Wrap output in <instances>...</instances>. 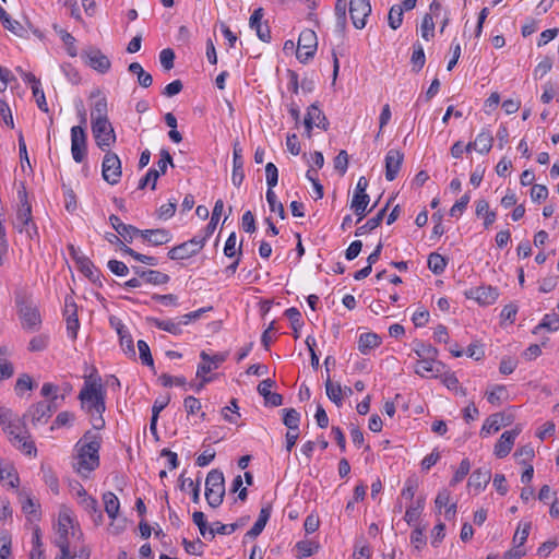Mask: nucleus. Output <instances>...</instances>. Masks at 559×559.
Masks as SVG:
<instances>
[{
	"mask_svg": "<svg viewBox=\"0 0 559 559\" xmlns=\"http://www.w3.org/2000/svg\"><path fill=\"white\" fill-rule=\"evenodd\" d=\"M265 177L267 191H273V188L278 182V169L275 164L270 162L265 165Z\"/></svg>",
	"mask_w": 559,
	"mask_h": 559,
	"instance_id": "obj_64",
	"label": "nucleus"
},
{
	"mask_svg": "<svg viewBox=\"0 0 559 559\" xmlns=\"http://www.w3.org/2000/svg\"><path fill=\"white\" fill-rule=\"evenodd\" d=\"M413 350L419 359L437 360L438 349L431 344H426L423 341L415 340L413 342Z\"/></svg>",
	"mask_w": 559,
	"mask_h": 559,
	"instance_id": "obj_33",
	"label": "nucleus"
},
{
	"mask_svg": "<svg viewBox=\"0 0 559 559\" xmlns=\"http://www.w3.org/2000/svg\"><path fill=\"white\" fill-rule=\"evenodd\" d=\"M119 335V342L120 346L122 347L126 355H128L131 358H135V348L133 344V338L129 332V330H124Z\"/></svg>",
	"mask_w": 559,
	"mask_h": 559,
	"instance_id": "obj_50",
	"label": "nucleus"
},
{
	"mask_svg": "<svg viewBox=\"0 0 559 559\" xmlns=\"http://www.w3.org/2000/svg\"><path fill=\"white\" fill-rule=\"evenodd\" d=\"M81 540L83 538V532L81 531L79 523L74 521L68 509L61 510L58 515L57 524V537L55 540L70 542L69 536Z\"/></svg>",
	"mask_w": 559,
	"mask_h": 559,
	"instance_id": "obj_6",
	"label": "nucleus"
},
{
	"mask_svg": "<svg viewBox=\"0 0 559 559\" xmlns=\"http://www.w3.org/2000/svg\"><path fill=\"white\" fill-rule=\"evenodd\" d=\"M426 62L425 51L420 43L416 41L413 44V53L411 57L412 70L419 72Z\"/></svg>",
	"mask_w": 559,
	"mask_h": 559,
	"instance_id": "obj_39",
	"label": "nucleus"
},
{
	"mask_svg": "<svg viewBox=\"0 0 559 559\" xmlns=\"http://www.w3.org/2000/svg\"><path fill=\"white\" fill-rule=\"evenodd\" d=\"M296 548L299 551V558L310 557L316 554L319 549V545L312 540H300L296 544Z\"/></svg>",
	"mask_w": 559,
	"mask_h": 559,
	"instance_id": "obj_58",
	"label": "nucleus"
},
{
	"mask_svg": "<svg viewBox=\"0 0 559 559\" xmlns=\"http://www.w3.org/2000/svg\"><path fill=\"white\" fill-rule=\"evenodd\" d=\"M245 179L243 171V157L242 148L239 142H235L233 145V174L231 182L235 187L239 188Z\"/></svg>",
	"mask_w": 559,
	"mask_h": 559,
	"instance_id": "obj_20",
	"label": "nucleus"
},
{
	"mask_svg": "<svg viewBox=\"0 0 559 559\" xmlns=\"http://www.w3.org/2000/svg\"><path fill=\"white\" fill-rule=\"evenodd\" d=\"M102 442L103 438L99 433L86 430L82 438L75 443L76 464L74 468L79 474L86 476L98 468L100 464L99 450Z\"/></svg>",
	"mask_w": 559,
	"mask_h": 559,
	"instance_id": "obj_1",
	"label": "nucleus"
},
{
	"mask_svg": "<svg viewBox=\"0 0 559 559\" xmlns=\"http://www.w3.org/2000/svg\"><path fill=\"white\" fill-rule=\"evenodd\" d=\"M159 176H160V173L158 170H156L155 168H150L147 170V173L145 174V176L140 179L138 188L140 190H143L148 185H151V189L155 190L156 182H157V179L159 178Z\"/></svg>",
	"mask_w": 559,
	"mask_h": 559,
	"instance_id": "obj_57",
	"label": "nucleus"
},
{
	"mask_svg": "<svg viewBox=\"0 0 559 559\" xmlns=\"http://www.w3.org/2000/svg\"><path fill=\"white\" fill-rule=\"evenodd\" d=\"M186 483H189V488L191 491L192 501L194 503L200 502V485L194 484V481L191 478L185 477V472L180 474L178 478V487L181 491H186Z\"/></svg>",
	"mask_w": 559,
	"mask_h": 559,
	"instance_id": "obj_47",
	"label": "nucleus"
},
{
	"mask_svg": "<svg viewBox=\"0 0 559 559\" xmlns=\"http://www.w3.org/2000/svg\"><path fill=\"white\" fill-rule=\"evenodd\" d=\"M122 252L124 254H128L130 255L131 258H133L135 261L138 262H141L143 264H147V265H151V266H156L158 264V260L157 258L153 257V255H146V254H142L135 250H133L132 248L130 247H126V248H122Z\"/></svg>",
	"mask_w": 559,
	"mask_h": 559,
	"instance_id": "obj_51",
	"label": "nucleus"
},
{
	"mask_svg": "<svg viewBox=\"0 0 559 559\" xmlns=\"http://www.w3.org/2000/svg\"><path fill=\"white\" fill-rule=\"evenodd\" d=\"M78 399L81 402V408L88 415L95 413H105L106 411V391L102 384V378L94 371L84 377V384Z\"/></svg>",
	"mask_w": 559,
	"mask_h": 559,
	"instance_id": "obj_2",
	"label": "nucleus"
},
{
	"mask_svg": "<svg viewBox=\"0 0 559 559\" xmlns=\"http://www.w3.org/2000/svg\"><path fill=\"white\" fill-rule=\"evenodd\" d=\"M92 133L102 151H106L116 142V133L109 120L92 121Z\"/></svg>",
	"mask_w": 559,
	"mask_h": 559,
	"instance_id": "obj_10",
	"label": "nucleus"
},
{
	"mask_svg": "<svg viewBox=\"0 0 559 559\" xmlns=\"http://www.w3.org/2000/svg\"><path fill=\"white\" fill-rule=\"evenodd\" d=\"M531 527H532V523L531 522H520L519 526H518V530L513 536V544L514 546H518L520 548H522V546L525 544V542L527 540V537L530 535V532H531Z\"/></svg>",
	"mask_w": 559,
	"mask_h": 559,
	"instance_id": "obj_49",
	"label": "nucleus"
},
{
	"mask_svg": "<svg viewBox=\"0 0 559 559\" xmlns=\"http://www.w3.org/2000/svg\"><path fill=\"white\" fill-rule=\"evenodd\" d=\"M0 425L14 445L19 444V449L27 455L36 454L37 450L34 442L27 440L29 438L28 431L25 429L24 435H22L20 427L12 423V411L10 408L0 406Z\"/></svg>",
	"mask_w": 559,
	"mask_h": 559,
	"instance_id": "obj_3",
	"label": "nucleus"
},
{
	"mask_svg": "<svg viewBox=\"0 0 559 559\" xmlns=\"http://www.w3.org/2000/svg\"><path fill=\"white\" fill-rule=\"evenodd\" d=\"M79 271L86 276L93 284L98 287L103 286L102 282V273L98 269L95 267L94 263L90 258L79 260V264L76 265Z\"/></svg>",
	"mask_w": 559,
	"mask_h": 559,
	"instance_id": "obj_27",
	"label": "nucleus"
},
{
	"mask_svg": "<svg viewBox=\"0 0 559 559\" xmlns=\"http://www.w3.org/2000/svg\"><path fill=\"white\" fill-rule=\"evenodd\" d=\"M203 247L204 238H200V235H198L190 240L171 248L167 255L170 260H185L199 253Z\"/></svg>",
	"mask_w": 559,
	"mask_h": 559,
	"instance_id": "obj_11",
	"label": "nucleus"
},
{
	"mask_svg": "<svg viewBox=\"0 0 559 559\" xmlns=\"http://www.w3.org/2000/svg\"><path fill=\"white\" fill-rule=\"evenodd\" d=\"M392 200H393V198H390L388 200V202L385 203V205L377 213L376 216L369 218L364 225L357 227V229L355 231V236H357V237L364 236L367 233L379 227L386 214V211H388Z\"/></svg>",
	"mask_w": 559,
	"mask_h": 559,
	"instance_id": "obj_28",
	"label": "nucleus"
},
{
	"mask_svg": "<svg viewBox=\"0 0 559 559\" xmlns=\"http://www.w3.org/2000/svg\"><path fill=\"white\" fill-rule=\"evenodd\" d=\"M542 329H546L550 332L559 330V316L557 313L545 314L540 323L534 328L533 333L537 334Z\"/></svg>",
	"mask_w": 559,
	"mask_h": 559,
	"instance_id": "obj_41",
	"label": "nucleus"
},
{
	"mask_svg": "<svg viewBox=\"0 0 559 559\" xmlns=\"http://www.w3.org/2000/svg\"><path fill=\"white\" fill-rule=\"evenodd\" d=\"M427 264H428V269L435 275H441L447 267L448 260L438 252H431L428 255Z\"/></svg>",
	"mask_w": 559,
	"mask_h": 559,
	"instance_id": "obj_38",
	"label": "nucleus"
},
{
	"mask_svg": "<svg viewBox=\"0 0 559 559\" xmlns=\"http://www.w3.org/2000/svg\"><path fill=\"white\" fill-rule=\"evenodd\" d=\"M40 394L43 397L47 399L45 401H41V403L44 404L45 411L51 417L52 414L59 408L58 400L63 401L64 395H60L59 386L50 382H46L43 384Z\"/></svg>",
	"mask_w": 559,
	"mask_h": 559,
	"instance_id": "obj_15",
	"label": "nucleus"
},
{
	"mask_svg": "<svg viewBox=\"0 0 559 559\" xmlns=\"http://www.w3.org/2000/svg\"><path fill=\"white\" fill-rule=\"evenodd\" d=\"M103 179L110 186L117 185L122 176L121 160L119 156L107 151L102 163Z\"/></svg>",
	"mask_w": 559,
	"mask_h": 559,
	"instance_id": "obj_7",
	"label": "nucleus"
},
{
	"mask_svg": "<svg viewBox=\"0 0 559 559\" xmlns=\"http://www.w3.org/2000/svg\"><path fill=\"white\" fill-rule=\"evenodd\" d=\"M426 526L417 525L414 527V530L411 533V544L414 545V547L417 550H420L427 543V537L425 535Z\"/></svg>",
	"mask_w": 559,
	"mask_h": 559,
	"instance_id": "obj_55",
	"label": "nucleus"
},
{
	"mask_svg": "<svg viewBox=\"0 0 559 559\" xmlns=\"http://www.w3.org/2000/svg\"><path fill=\"white\" fill-rule=\"evenodd\" d=\"M404 154L400 150L391 148L385 155V179L393 181L402 167Z\"/></svg>",
	"mask_w": 559,
	"mask_h": 559,
	"instance_id": "obj_17",
	"label": "nucleus"
},
{
	"mask_svg": "<svg viewBox=\"0 0 559 559\" xmlns=\"http://www.w3.org/2000/svg\"><path fill=\"white\" fill-rule=\"evenodd\" d=\"M471 462L468 459H464L461 461L459 468L455 471L452 479L450 480V486H455L461 483L469 473Z\"/></svg>",
	"mask_w": 559,
	"mask_h": 559,
	"instance_id": "obj_61",
	"label": "nucleus"
},
{
	"mask_svg": "<svg viewBox=\"0 0 559 559\" xmlns=\"http://www.w3.org/2000/svg\"><path fill=\"white\" fill-rule=\"evenodd\" d=\"M238 409L239 407L237 399H231L230 406H226L222 409V416L226 421L235 424L237 421V417H240Z\"/></svg>",
	"mask_w": 559,
	"mask_h": 559,
	"instance_id": "obj_62",
	"label": "nucleus"
},
{
	"mask_svg": "<svg viewBox=\"0 0 559 559\" xmlns=\"http://www.w3.org/2000/svg\"><path fill=\"white\" fill-rule=\"evenodd\" d=\"M173 236L168 229H144L142 230V239L152 246H162L168 243Z\"/></svg>",
	"mask_w": 559,
	"mask_h": 559,
	"instance_id": "obj_25",
	"label": "nucleus"
},
{
	"mask_svg": "<svg viewBox=\"0 0 559 559\" xmlns=\"http://www.w3.org/2000/svg\"><path fill=\"white\" fill-rule=\"evenodd\" d=\"M476 142L478 145L477 152L480 154H488L492 147L493 136L489 130H483L476 136Z\"/></svg>",
	"mask_w": 559,
	"mask_h": 559,
	"instance_id": "obj_46",
	"label": "nucleus"
},
{
	"mask_svg": "<svg viewBox=\"0 0 559 559\" xmlns=\"http://www.w3.org/2000/svg\"><path fill=\"white\" fill-rule=\"evenodd\" d=\"M272 513V506L270 503L263 506L260 510L259 518L253 526L246 533L245 537L257 538L264 530Z\"/></svg>",
	"mask_w": 559,
	"mask_h": 559,
	"instance_id": "obj_29",
	"label": "nucleus"
},
{
	"mask_svg": "<svg viewBox=\"0 0 559 559\" xmlns=\"http://www.w3.org/2000/svg\"><path fill=\"white\" fill-rule=\"evenodd\" d=\"M80 504L84 508L86 512H88L92 515H97L99 518V521H103V514L99 510L98 502L95 498L91 496H86L83 499H81Z\"/></svg>",
	"mask_w": 559,
	"mask_h": 559,
	"instance_id": "obj_60",
	"label": "nucleus"
},
{
	"mask_svg": "<svg viewBox=\"0 0 559 559\" xmlns=\"http://www.w3.org/2000/svg\"><path fill=\"white\" fill-rule=\"evenodd\" d=\"M491 478V469L489 467H480L475 469L469 479L468 487L473 488L476 492H480L486 488Z\"/></svg>",
	"mask_w": 559,
	"mask_h": 559,
	"instance_id": "obj_26",
	"label": "nucleus"
},
{
	"mask_svg": "<svg viewBox=\"0 0 559 559\" xmlns=\"http://www.w3.org/2000/svg\"><path fill=\"white\" fill-rule=\"evenodd\" d=\"M325 392L329 400L332 401L336 406L341 407L343 405V388L340 383H334L331 380L330 374H328L325 380Z\"/></svg>",
	"mask_w": 559,
	"mask_h": 559,
	"instance_id": "obj_34",
	"label": "nucleus"
},
{
	"mask_svg": "<svg viewBox=\"0 0 559 559\" xmlns=\"http://www.w3.org/2000/svg\"><path fill=\"white\" fill-rule=\"evenodd\" d=\"M507 394L504 385L496 384L490 391L486 392L487 401L492 405H500L502 395Z\"/></svg>",
	"mask_w": 559,
	"mask_h": 559,
	"instance_id": "obj_63",
	"label": "nucleus"
},
{
	"mask_svg": "<svg viewBox=\"0 0 559 559\" xmlns=\"http://www.w3.org/2000/svg\"><path fill=\"white\" fill-rule=\"evenodd\" d=\"M103 501L105 504V511L108 514V516L110 519H116L120 508V503L117 496L111 491H107L103 495Z\"/></svg>",
	"mask_w": 559,
	"mask_h": 559,
	"instance_id": "obj_40",
	"label": "nucleus"
},
{
	"mask_svg": "<svg viewBox=\"0 0 559 559\" xmlns=\"http://www.w3.org/2000/svg\"><path fill=\"white\" fill-rule=\"evenodd\" d=\"M512 416L502 412L490 415L484 423L480 435L497 432L512 423Z\"/></svg>",
	"mask_w": 559,
	"mask_h": 559,
	"instance_id": "obj_22",
	"label": "nucleus"
},
{
	"mask_svg": "<svg viewBox=\"0 0 559 559\" xmlns=\"http://www.w3.org/2000/svg\"><path fill=\"white\" fill-rule=\"evenodd\" d=\"M368 204L369 203H362V200H352L350 209L357 215L356 223L362 221V218H365L367 214H369L377 206L378 202H374V204L369 210L367 209Z\"/></svg>",
	"mask_w": 559,
	"mask_h": 559,
	"instance_id": "obj_53",
	"label": "nucleus"
},
{
	"mask_svg": "<svg viewBox=\"0 0 559 559\" xmlns=\"http://www.w3.org/2000/svg\"><path fill=\"white\" fill-rule=\"evenodd\" d=\"M284 314L290 321V325L294 331V333H293L294 338H296V340L299 338V330L304 325L300 311L297 308L292 307V308L286 309Z\"/></svg>",
	"mask_w": 559,
	"mask_h": 559,
	"instance_id": "obj_43",
	"label": "nucleus"
},
{
	"mask_svg": "<svg viewBox=\"0 0 559 559\" xmlns=\"http://www.w3.org/2000/svg\"><path fill=\"white\" fill-rule=\"evenodd\" d=\"M388 23L392 29H397L403 23V7L394 4L391 7L388 15Z\"/></svg>",
	"mask_w": 559,
	"mask_h": 559,
	"instance_id": "obj_52",
	"label": "nucleus"
},
{
	"mask_svg": "<svg viewBox=\"0 0 559 559\" xmlns=\"http://www.w3.org/2000/svg\"><path fill=\"white\" fill-rule=\"evenodd\" d=\"M318 47L317 34L314 31L306 28L298 38V47L296 57L301 63H307L309 59L313 58Z\"/></svg>",
	"mask_w": 559,
	"mask_h": 559,
	"instance_id": "obj_8",
	"label": "nucleus"
},
{
	"mask_svg": "<svg viewBox=\"0 0 559 559\" xmlns=\"http://www.w3.org/2000/svg\"><path fill=\"white\" fill-rule=\"evenodd\" d=\"M467 299H474L480 306H489L496 302L499 292L492 286H479L464 293Z\"/></svg>",
	"mask_w": 559,
	"mask_h": 559,
	"instance_id": "obj_14",
	"label": "nucleus"
},
{
	"mask_svg": "<svg viewBox=\"0 0 559 559\" xmlns=\"http://www.w3.org/2000/svg\"><path fill=\"white\" fill-rule=\"evenodd\" d=\"M522 428L515 426L512 430L504 431L495 444L493 453L497 457H506L512 450L515 438L521 433Z\"/></svg>",
	"mask_w": 559,
	"mask_h": 559,
	"instance_id": "obj_16",
	"label": "nucleus"
},
{
	"mask_svg": "<svg viewBox=\"0 0 559 559\" xmlns=\"http://www.w3.org/2000/svg\"><path fill=\"white\" fill-rule=\"evenodd\" d=\"M283 424L288 430H299L300 414L295 408L283 409Z\"/></svg>",
	"mask_w": 559,
	"mask_h": 559,
	"instance_id": "obj_45",
	"label": "nucleus"
},
{
	"mask_svg": "<svg viewBox=\"0 0 559 559\" xmlns=\"http://www.w3.org/2000/svg\"><path fill=\"white\" fill-rule=\"evenodd\" d=\"M224 496L225 479L223 472L216 468L210 471L205 479V499L209 506L213 509L218 508L223 503Z\"/></svg>",
	"mask_w": 559,
	"mask_h": 559,
	"instance_id": "obj_5",
	"label": "nucleus"
},
{
	"mask_svg": "<svg viewBox=\"0 0 559 559\" xmlns=\"http://www.w3.org/2000/svg\"><path fill=\"white\" fill-rule=\"evenodd\" d=\"M131 270L138 277L142 278L147 284L164 285L170 280L169 275L160 271L144 269L143 266L138 265H132Z\"/></svg>",
	"mask_w": 559,
	"mask_h": 559,
	"instance_id": "obj_19",
	"label": "nucleus"
},
{
	"mask_svg": "<svg viewBox=\"0 0 559 559\" xmlns=\"http://www.w3.org/2000/svg\"><path fill=\"white\" fill-rule=\"evenodd\" d=\"M128 71L138 76V83L142 87L147 88L153 84L152 75L148 72L144 71L141 63H139V62L130 63L128 67Z\"/></svg>",
	"mask_w": 559,
	"mask_h": 559,
	"instance_id": "obj_37",
	"label": "nucleus"
},
{
	"mask_svg": "<svg viewBox=\"0 0 559 559\" xmlns=\"http://www.w3.org/2000/svg\"><path fill=\"white\" fill-rule=\"evenodd\" d=\"M371 13V4L369 0H350L349 1V15L353 25L357 29H362L366 26L367 17Z\"/></svg>",
	"mask_w": 559,
	"mask_h": 559,
	"instance_id": "obj_13",
	"label": "nucleus"
},
{
	"mask_svg": "<svg viewBox=\"0 0 559 559\" xmlns=\"http://www.w3.org/2000/svg\"><path fill=\"white\" fill-rule=\"evenodd\" d=\"M81 58L84 60L86 66L98 73L105 74L110 70L111 62L109 58L97 47L90 46L83 49Z\"/></svg>",
	"mask_w": 559,
	"mask_h": 559,
	"instance_id": "obj_9",
	"label": "nucleus"
},
{
	"mask_svg": "<svg viewBox=\"0 0 559 559\" xmlns=\"http://www.w3.org/2000/svg\"><path fill=\"white\" fill-rule=\"evenodd\" d=\"M71 154L75 163H82L87 154V133L83 126L71 128Z\"/></svg>",
	"mask_w": 559,
	"mask_h": 559,
	"instance_id": "obj_12",
	"label": "nucleus"
},
{
	"mask_svg": "<svg viewBox=\"0 0 559 559\" xmlns=\"http://www.w3.org/2000/svg\"><path fill=\"white\" fill-rule=\"evenodd\" d=\"M55 31L60 35L61 40L67 46V52L70 57H76L78 56V49L75 46V38L68 33L66 29L58 28V26L53 25Z\"/></svg>",
	"mask_w": 559,
	"mask_h": 559,
	"instance_id": "obj_48",
	"label": "nucleus"
},
{
	"mask_svg": "<svg viewBox=\"0 0 559 559\" xmlns=\"http://www.w3.org/2000/svg\"><path fill=\"white\" fill-rule=\"evenodd\" d=\"M146 322L156 326L159 330L168 332L175 336L182 334V325L180 317L177 319L162 320L154 317H147Z\"/></svg>",
	"mask_w": 559,
	"mask_h": 559,
	"instance_id": "obj_23",
	"label": "nucleus"
},
{
	"mask_svg": "<svg viewBox=\"0 0 559 559\" xmlns=\"http://www.w3.org/2000/svg\"><path fill=\"white\" fill-rule=\"evenodd\" d=\"M92 121H104L108 119V104L105 96L99 97L92 106L91 109Z\"/></svg>",
	"mask_w": 559,
	"mask_h": 559,
	"instance_id": "obj_35",
	"label": "nucleus"
},
{
	"mask_svg": "<svg viewBox=\"0 0 559 559\" xmlns=\"http://www.w3.org/2000/svg\"><path fill=\"white\" fill-rule=\"evenodd\" d=\"M367 188H368V180L366 179V177L361 176L357 181L352 200H358V201L362 200V203H369L370 198L366 193Z\"/></svg>",
	"mask_w": 559,
	"mask_h": 559,
	"instance_id": "obj_59",
	"label": "nucleus"
},
{
	"mask_svg": "<svg viewBox=\"0 0 559 559\" xmlns=\"http://www.w3.org/2000/svg\"><path fill=\"white\" fill-rule=\"evenodd\" d=\"M249 518H240L237 522L230 524H224L219 521L213 523V527L209 531V538L213 539L216 534L218 535H230L240 526L245 525Z\"/></svg>",
	"mask_w": 559,
	"mask_h": 559,
	"instance_id": "obj_30",
	"label": "nucleus"
},
{
	"mask_svg": "<svg viewBox=\"0 0 559 559\" xmlns=\"http://www.w3.org/2000/svg\"><path fill=\"white\" fill-rule=\"evenodd\" d=\"M0 21L4 28L9 29L13 34L17 36H23V26L20 22L12 20L11 16L7 13V11L0 5Z\"/></svg>",
	"mask_w": 559,
	"mask_h": 559,
	"instance_id": "obj_42",
	"label": "nucleus"
},
{
	"mask_svg": "<svg viewBox=\"0 0 559 559\" xmlns=\"http://www.w3.org/2000/svg\"><path fill=\"white\" fill-rule=\"evenodd\" d=\"M43 479L50 490L58 495L59 493V479L51 467L45 468L41 466Z\"/></svg>",
	"mask_w": 559,
	"mask_h": 559,
	"instance_id": "obj_54",
	"label": "nucleus"
},
{
	"mask_svg": "<svg viewBox=\"0 0 559 559\" xmlns=\"http://www.w3.org/2000/svg\"><path fill=\"white\" fill-rule=\"evenodd\" d=\"M421 37L429 40L435 35V23L431 13H426L420 24Z\"/></svg>",
	"mask_w": 559,
	"mask_h": 559,
	"instance_id": "obj_56",
	"label": "nucleus"
},
{
	"mask_svg": "<svg viewBox=\"0 0 559 559\" xmlns=\"http://www.w3.org/2000/svg\"><path fill=\"white\" fill-rule=\"evenodd\" d=\"M20 207L16 213V219L21 223L22 226H29L32 223V205L27 200V192L25 187H22L21 190L17 191Z\"/></svg>",
	"mask_w": 559,
	"mask_h": 559,
	"instance_id": "obj_24",
	"label": "nucleus"
},
{
	"mask_svg": "<svg viewBox=\"0 0 559 559\" xmlns=\"http://www.w3.org/2000/svg\"><path fill=\"white\" fill-rule=\"evenodd\" d=\"M442 364L438 360L419 359L415 367V372L425 378L437 377Z\"/></svg>",
	"mask_w": 559,
	"mask_h": 559,
	"instance_id": "obj_31",
	"label": "nucleus"
},
{
	"mask_svg": "<svg viewBox=\"0 0 559 559\" xmlns=\"http://www.w3.org/2000/svg\"><path fill=\"white\" fill-rule=\"evenodd\" d=\"M14 300L23 326L31 330L37 328L41 323V319L32 295L26 289L20 288L14 292Z\"/></svg>",
	"mask_w": 559,
	"mask_h": 559,
	"instance_id": "obj_4",
	"label": "nucleus"
},
{
	"mask_svg": "<svg viewBox=\"0 0 559 559\" xmlns=\"http://www.w3.org/2000/svg\"><path fill=\"white\" fill-rule=\"evenodd\" d=\"M381 344V337L377 333L368 332L360 334L358 338V350L367 355L371 349Z\"/></svg>",
	"mask_w": 559,
	"mask_h": 559,
	"instance_id": "obj_32",
	"label": "nucleus"
},
{
	"mask_svg": "<svg viewBox=\"0 0 559 559\" xmlns=\"http://www.w3.org/2000/svg\"><path fill=\"white\" fill-rule=\"evenodd\" d=\"M31 419V423L34 427L38 426V425H45L48 423V420L50 419V416L49 414L45 411L44 408V404L40 402H37L35 404H32L26 413L23 415V417L21 418V423H22V426H23V429L25 430L26 427H25V420L26 419Z\"/></svg>",
	"mask_w": 559,
	"mask_h": 559,
	"instance_id": "obj_18",
	"label": "nucleus"
},
{
	"mask_svg": "<svg viewBox=\"0 0 559 559\" xmlns=\"http://www.w3.org/2000/svg\"><path fill=\"white\" fill-rule=\"evenodd\" d=\"M307 115H310L312 123L319 129L326 131L329 129V120L326 119L323 111L320 109L318 103L311 104L307 109Z\"/></svg>",
	"mask_w": 559,
	"mask_h": 559,
	"instance_id": "obj_36",
	"label": "nucleus"
},
{
	"mask_svg": "<svg viewBox=\"0 0 559 559\" xmlns=\"http://www.w3.org/2000/svg\"><path fill=\"white\" fill-rule=\"evenodd\" d=\"M276 385V382L270 378L262 380L257 390L260 395L264 397L265 405L273 407L281 406L283 404V395L280 393L271 392V389Z\"/></svg>",
	"mask_w": 559,
	"mask_h": 559,
	"instance_id": "obj_21",
	"label": "nucleus"
},
{
	"mask_svg": "<svg viewBox=\"0 0 559 559\" xmlns=\"http://www.w3.org/2000/svg\"><path fill=\"white\" fill-rule=\"evenodd\" d=\"M0 480L7 481V484L11 488H16L20 484L17 472L12 465H5L0 467Z\"/></svg>",
	"mask_w": 559,
	"mask_h": 559,
	"instance_id": "obj_44",
	"label": "nucleus"
}]
</instances>
